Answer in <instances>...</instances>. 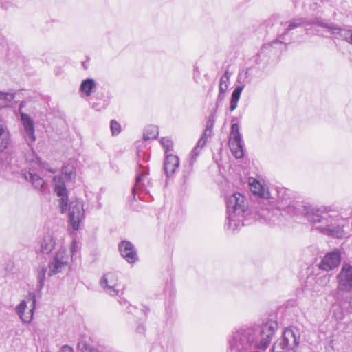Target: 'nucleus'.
Segmentation results:
<instances>
[{"instance_id": "1", "label": "nucleus", "mask_w": 352, "mask_h": 352, "mask_svg": "<svg viewBox=\"0 0 352 352\" xmlns=\"http://www.w3.org/2000/svg\"><path fill=\"white\" fill-rule=\"evenodd\" d=\"M277 329L278 323L273 320L261 326L242 327L234 331L229 338V352L265 349Z\"/></svg>"}, {"instance_id": "2", "label": "nucleus", "mask_w": 352, "mask_h": 352, "mask_svg": "<svg viewBox=\"0 0 352 352\" xmlns=\"http://www.w3.org/2000/svg\"><path fill=\"white\" fill-rule=\"evenodd\" d=\"M292 208L294 210L292 212L293 214L304 215L312 227L320 233L338 239L344 236V220L330 207L294 204L289 208V209Z\"/></svg>"}, {"instance_id": "3", "label": "nucleus", "mask_w": 352, "mask_h": 352, "mask_svg": "<svg viewBox=\"0 0 352 352\" xmlns=\"http://www.w3.org/2000/svg\"><path fill=\"white\" fill-rule=\"evenodd\" d=\"M227 221L225 226L227 229L234 231L250 214L248 209V201L242 194L235 192L226 197Z\"/></svg>"}, {"instance_id": "4", "label": "nucleus", "mask_w": 352, "mask_h": 352, "mask_svg": "<svg viewBox=\"0 0 352 352\" xmlns=\"http://www.w3.org/2000/svg\"><path fill=\"white\" fill-rule=\"evenodd\" d=\"M300 333L295 327L286 328L282 336L272 348V352H296L299 344Z\"/></svg>"}, {"instance_id": "5", "label": "nucleus", "mask_w": 352, "mask_h": 352, "mask_svg": "<svg viewBox=\"0 0 352 352\" xmlns=\"http://www.w3.org/2000/svg\"><path fill=\"white\" fill-rule=\"evenodd\" d=\"M272 197L269 199L275 200L279 204V208H282L290 215H300V214H293L294 209H289L291 206L294 204H302L298 201L292 200L291 197V191L285 188L274 187L271 188Z\"/></svg>"}, {"instance_id": "6", "label": "nucleus", "mask_w": 352, "mask_h": 352, "mask_svg": "<svg viewBox=\"0 0 352 352\" xmlns=\"http://www.w3.org/2000/svg\"><path fill=\"white\" fill-rule=\"evenodd\" d=\"M36 302L35 294L29 292L25 299L16 307V311L23 322L30 323L33 319Z\"/></svg>"}, {"instance_id": "7", "label": "nucleus", "mask_w": 352, "mask_h": 352, "mask_svg": "<svg viewBox=\"0 0 352 352\" xmlns=\"http://www.w3.org/2000/svg\"><path fill=\"white\" fill-rule=\"evenodd\" d=\"M69 265V256L65 248H60L48 263V276H52L61 273Z\"/></svg>"}, {"instance_id": "8", "label": "nucleus", "mask_w": 352, "mask_h": 352, "mask_svg": "<svg viewBox=\"0 0 352 352\" xmlns=\"http://www.w3.org/2000/svg\"><path fill=\"white\" fill-rule=\"evenodd\" d=\"M320 20L319 19H315L313 21L308 20L306 18L303 17H296L290 19L289 21L285 22V23H282L285 26V31L283 32L280 36L279 38L276 39V41H274L272 43H275L276 42H280L281 43H285V36L289 34V32L292 30L300 28V27H304L307 28L310 25H317L318 23L317 21Z\"/></svg>"}, {"instance_id": "9", "label": "nucleus", "mask_w": 352, "mask_h": 352, "mask_svg": "<svg viewBox=\"0 0 352 352\" xmlns=\"http://www.w3.org/2000/svg\"><path fill=\"white\" fill-rule=\"evenodd\" d=\"M229 146L236 158L240 159L243 157V144L237 124H232L231 126Z\"/></svg>"}, {"instance_id": "10", "label": "nucleus", "mask_w": 352, "mask_h": 352, "mask_svg": "<svg viewBox=\"0 0 352 352\" xmlns=\"http://www.w3.org/2000/svg\"><path fill=\"white\" fill-rule=\"evenodd\" d=\"M336 280L339 292H350L352 290V265L344 264L336 276Z\"/></svg>"}, {"instance_id": "11", "label": "nucleus", "mask_w": 352, "mask_h": 352, "mask_svg": "<svg viewBox=\"0 0 352 352\" xmlns=\"http://www.w3.org/2000/svg\"><path fill=\"white\" fill-rule=\"evenodd\" d=\"M84 217L85 211L82 201L78 199L71 201L69 207V218L74 230H78Z\"/></svg>"}, {"instance_id": "12", "label": "nucleus", "mask_w": 352, "mask_h": 352, "mask_svg": "<svg viewBox=\"0 0 352 352\" xmlns=\"http://www.w3.org/2000/svg\"><path fill=\"white\" fill-rule=\"evenodd\" d=\"M318 25L327 29L337 38H341L352 45V30L342 29L333 23L325 20H318Z\"/></svg>"}, {"instance_id": "13", "label": "nucleus", "mask_w": 352, "mask_h": 352, "mask_svg": "<svg viewBox=\"0 0 352 352\" xmlns=\"http://www.w3.org/2000/svg\"><path fill=\"white\" fill-rule=\"evenodd\" d=\"M100 285L109 295L112 296L119 295L118 277L116 274L113 272L106 273L102 277Z\"/></svg>"}, {"instance_id": "14", "label": "nucleus", "mask_w": 352, "mask_h": 352, "mask_svg": "<svg viewBox=\"0 0 352 352\" xmlns=\"http://www.w3.org/2000/svg\"><path fill=\"white\" fill-rule=\"evenodd\" d=\"M340 261L341 254L340 250L336 249L325 254L319 263V268L322 270L329 272L337 268Z\"/></svg>"}, {"instance_id": "15", "label": "nucleus", "mask_w": 352, "mask_h": 352, "mask_svg": "<svg viewBox=\"0 0 352 352\" xmlns=\"http://www.w3.org/2000/svg\"><path fill=\"white\" fill-rule=\"evenodd\" d=\"M54 183V190L58 197H60L59 204L61 212L64 213L67 210V190L65 184L64 179L60 176H54L53 179Z\"/></svg>"}, {"instance_id": "16", "label": "nucleus", "mask_w": 352, "mask_h": 352, "mask_svg": "<svg viewBox=\"0 0 352 352\" xmlns=\"http://www.w3.org/2000/svg\"><path fill=\"white\" fill-rule=\"evenodd\" d=\"M21 120L25 130V138L28 145H31L36 140L34 124L30 116L25 113H21Z\"/></svg>"}, {"instance_id": "17", "label": "nucleus", "mask_w": 352, "mask_h": 352, "mask_svg": "<svg viewBox=\"0 0 352 352\" xmlns=\"http://www.w3.org/2000/svg\"><path fill=\"white\" fill-rule=\"evenodd\" d=\"M347 302V297L343 294L338 295L336 301L332 304L331 314L332 317L338 322L342 321L344 318V306Z\"/></svg>"}, {"instance_id": "18", "label": "nucleus", "mask_w": 352, "mask_h": 352, "mask_svg": "<svg viewBox=\"0 0 352 352\" xmlns=\"http://www.w3.org/2000/svg\"><path fill=\"white\" fill-rule=\"evenodd\" d=\"M23 177L30 182L35 189L38 190L40 192L45 193L47 191V185L44 182L43 179L34 170H30L28 171L25 170L22 173Z\"/></svg>"}, {"instance_id": "19", "label": "nucleus", "mask_w": 352, "mask_h": 352, "mask_svg": "<svg viewBox=\"0 0 352 352\" xmlns=\"http://www.w3.org/2000/svg\"><path fill=\"white\" fill-rule=\"evenodd\" d=\"M122 256L129 263H134L138 258L133 245L127 241H122L119 245Z\"/></svg>"}, {"instance_id": "20", "label": "nucleus", "mask_w": 352, "mask_h": 352, "mask_svg": "<svg viewBox=\"0 0 352 352\" xmlns=\"http://www.w3.org/2000/svg\"><path fill=\"white\" fill-rule=\"evenodd\" d=\"M179 162L177 156L172 154L166 155L164 163V169L167 177H170L179 167Z\"/></svg>"}, {"instance_id": "21", "label": "nucleus", "mask_w": 352, "mask_h": 352, "mask_svg": "<svg viewBox=\"0 0 352 352\" xmlns=\"http://www.w3.org/2000/svg\"><path fill=\"white\" fill-rule=\"evenodd\" d=\"M250 187L254 194L258 195L261 198L269 199V198L272 197L271 189L270 190L265 188L259 182L255 179L250 183Z\"/></svg>"}, {"instance_id": "22", "label": "nucleus", "mask_w": 352, "mask_h": 352, "mask_svg": "<svg viewBox=\"0 0 352 352\" xmlns=\"http://www.w3.org/2000/svg\"><path fill=\"white\" fill-rule=\"evenodd\" d=\"M96 89V83L93 78H87L81 82L80 91L86 96H90Z\"/></svg>"}, {"instance_id": "23", "label": "nucleus", "mask_w": 352, "mask_h": 352, "mask_svg": "<svg viewBox=\"0 0 352 352\" xmlns=\"http://www.w3.org/2000/svg\"><path fill=\"white\" fill-rule=\"evenodd\" d=\"M54 246V239L50 235L45 236L41 244V252L44 254H48L52 251Z\"/></svg>"}, {"instance_id": "24", "label": "nucleus", "mask_w": 352, "mask_h": 352, "mask_svg": "<svg viewBox=\"0 0 352 352\" xmlns=\"http://www.w3.org/2000/svg\"><path fill=\"white\" fill-rule=\"evenodd\" d=\"M10 134L3 124H0V152L3 151L10 143Z\"/></svg>"}, {"instance_id": "25", "label": "nucleus", "mask_w": 352, "mask_h": 352, "mask_svg": "<svg viewBox=\"0 0 352 352\" xmlns=\"http://www.w3.org/2000/svg\"><path fill=\"white\" fill-rule=\"evenodd\" d=\"M36 272L37 283L36 287L38 291H41L44 286L47 268L44 265H41L38 267Z\"/></svg>"}, {"instance_id": "26", "label": "nucleus", "mask_w": 352, "mask_h": 352, "mask_svg": "<svg viewBox=\"0 0 352 352\" xmlns=\"http://www.w3.org/2000/svg\"><path fill=\"white\" fill-rule=\"evenodd\" d=\"M243 89V86H237L234 89L230 99V109L231 111H234L237 107V103L240 99Z\"/></svg>"}, {"instance_id": "27", "label": "nucleus", "mask_w": 352, "mask_h": 352, "mask_svg": "<svg viewBox=\"0 0 352 352\" xmlns=\"http://www.w3.org/2000/svg\"><path fill=\"white\" fill-rule=\"evenodd\" d=\"M14 98V94L0 91V109L8 107Z\"/></svg>"}, {"instance_id": "28", "label": "nucleus", "mask_w": 352, "mask_h": 352, "mask_svg": "<svg viewBox=\"0 0 352 352\" xmlns=\"http://www.w3.org/2000/svg\"><path fill=\"white\" fill-rule=\"evenodd\" d=\"M158 128L156 126H148L146 128L143 138L144 140H154L158 135Z\"/></svg>"}, {"instance_id": "29", "label": "nucleus", "mask_w": 352, "mask_h": 352, "mask_svg": "<svg viewBox=\"0 0 352 352\" xmlns=\"http://www.w3.org/2000/svg\"><path fill=\"white\" fill-rule=\"evenodd\" d=\"M230 76V75L228 71H226L221 76L219 82V89L221 91H226L228 89Z\"/></svg>"}, {"instance_id": "30", "label": "nucleus", "mask_w": 352, "mask_h": 352, "mask_svg": "<svg viewBox=\"0 0 352 352\" xmlns=\"http://www.w3.org/2000/svg\"><path fill=\"white\" fill-rule=\"evenodd\" d=\"M80 249V243L77 240L74 239L70 245V253H71V258L72 259L76 258V256H78V254L79 253Z\"/></svg>"}, {"instance_id": "31", "label": "nucleus", "mask_w": 352, "mask_h": 352, "mask_svg": "<svg viewBox=\"0 0 352 352\" xmlns=\"http://www.w3.org/2000/svg\"><path fill=\"white\" fill-rule=\"evenodd\" d=\"M212 133V131L208 129H205L202 136L201 138L198 140V146H205L208 139L211 137Z\"/></svg>"}, {"instance_id": "32", "label": "nucleus", "mask_w": 352, "mask_h": 352, "mask_svg": "<svg viewBox=\"0 0 352 352\" xmlns=\"http://www.w3.org/2000/svg\"><path fill=\"white\" fill-rule=\"evenodd\" d=\"M147 173L143 172L141 175H138L136 178V182L134 188H133V192H135L137 190H142V182L144 179V177L146 176Z\"/></svg>"}, {"instance_id": "33", "label": "nucleus", "mask_w": 352, "mask_h": 352, "mask_svg": "<svg viewBox=\"0 0 352 352\" xmlns=\"http://www.w3.org/2000/svg\"><path fill=\"white\" fill-rule=\"evenodd\" d=\"M110 127L113 135H118L120 133L121 126L116 120H111Z\"/></svg>"}, {"instance_id": "34", "label": "nucleus", "mask_w": 352, "mask_h": 352, "mask_svg": "<svg viewBox=\"0 0 352 352\" xmlns=\"http://www.w3.org/2000/svg\"><path fill=\"white\" fill-rule=\"evenodd\" d=\"M160 142L162 146L166 149V153L173 149V143L168 138H162Z\"/></svg>"}, {"instance_id": "35", "label": "nucleus", "mask_w": 352, "mask_h": 352, "mask_svg": "<svg viewBox=\"0 0 352 352\" xmlns=\"http://www.w3.org/2000/svg\"><path fill=\"white\" fill-rule=\"evenodd\" d=\"M78 348L81 351L92 352L90 345L83 340H81L78 343Z\"/></svg>"}, {"instance_id": "36", "label": "nucleus", "mask_w": 352, "mask_h": 352, "mask_svg": "<svg viewBox=\"0 0 352 352\" xmlns=\"http://www.w3.org/2000/svg\"><path fill=\"white\" fill-rule=\"evenodd\" d=\"M204 146H198V142L197 143V145L196 146L192 149V152H191V156H192V160L193 161L196 160V158L199 155V153H200V151L201 149L204 147Z\"/></svg>"}, {"instance_id": "37", "label": "nucleus", "mask_w": 352, "mask_h": 352, "mask_svg": "<svg viewBox=\"0 0 352 352\" xmlns=\"http://www.w3.org/2000/svg\"><path fill=\"white\" fill-rule=\"evenodd\" d=\"M214 122H215L214 115H211L207 120L206 128L212 131Z\"/></svg>"}, {"instance_id": "38", "label": "nucleus", "mask_w": 352, "mask_h": 352, "mask_svg": "<svg viewBox=\"0 0 352 352\" xmlns=\"http://www.w3.org/2000/svg\"><path fill=\"white\" fill-rule=\"evenodd\" d=\"M270 212L269 210H261L258 212V215L261 218H263L265 221L270 220Z\"/></svg>"}, {"instance_id": "39", "label": "nucleus", "mask_w": 352, "mask_h": 352, "mask_svg": "<svg viewBox=\"0 0 352 352\" xmlns=\"http://www.w3.org/2000/svg\"><path fill=\"white\" fill-rule=\"evenodd\" d=\"M226 92V91H221L219 89V92L218 97H217V104H218L219 103L221 102L223 100V99L225 98Z\"/></svg>"}, {"instance_id": "40", "label": "nucleus", "mask_w": 352, "mask_h": 352, "mask_svg": "<svg viewBox=\"0 0 352 352\" xmlns=\"http://www.w3.org/2000/svg\"><path fill=\"white\" fill-rule=\"evenodd\" d=\"M59 352H74V350L72 347L68 345H64L62 346Z\"/></svg>"}, {"instance_id": "41", "label": "nucleus", "mask_w": 352, "mask_h": 352, "mask_svg": "<svg viewBox=\"0 0 352 352\" xmlns=\"http://www.w3.org/2000/svg\"><path fill=\"white\" fill-rule=\"evenodd\" d=\"M250 69H248L245 72V78L243 82H250L251 79L249 78V71Z\"/></svg>"}, {"instance_id": "42", "label": "nucleus", "mask_w": 352, "mask_h": 352, "mask_svg": "<svg viewBox=\"0 0 352 352\" xmlns=\"http://www.w3.org/2000/svg\"><path fill=\"white\" fill-rule=\"evenodd\" d=\"M136 331L139 333H143L145 331V327L143 324H139L136 329Z\"/></svg>"}, {"instance_id": "43", "label": "nucleus", "mask_w": 352, "mask_h": 352, "mask_svg": "<svg viewBox=\"0 0 352 352\" xmlns=\"http://www.w3.org/2000/svg\"><path fill=\"white\" fill-rule=\"evenodd\" d=\"M329 278H330V276H324L323 277H321L320 278V280L321 281H324V285H327L329 282Z\"/></svg>"}, {"instance_id": "44", "label": "nucleus", "mask_w": 352, "mask_h": 352, "mask_svg": "<svg viewBox=\"0 0 352 352\" xmlns=\"http://www.w3.org/2000/svg\"><path fill=\"white\" fill-rule=\"evenodd\" d=\"M346 303H348V305H349V308L351 309L352 311V294L349 298V301L347 300Z\"/></svg>"}, {"instance_id": "45", "label": "nucleus", "mask_w": 352, "mask_h": 352, "mask_svg": "<svg viewBox=\"0 0 352 352\" xmlns=\"http://www.w3.org/2000/svg\"><path fill=\"white\" fill-rule=\"evenodd\" d=\"M92 107H93V109H94L96 111H100L101 109V108H100L98 107V104L96 103L93 104Z\"/></svg>"}, {"instance_id": "46", "label": "nucleus", "mask_w": 352, "mask_h": 352, "mask_svg": "<svg viewBox=\"0 0 352 352\" xmlns=\"http://www.w3.org/2000/svg\"><path fill=\"white\" fill-rule=\"evenodd\" d=\"M261 54H262V52H259V53H258V54H257V57H256V59H255V62H256V63H259V62H258V57H260V56H261Z\"/></svg>"}, {"instance_id": "47", "label": "nucleus", "mask_w": 352, "mask_h": 352, "mask_svg": "<svg viewBox=\"0 0 352 352\" xmlns=\"http://www.w3.org/2000/svg\"><path fill=\"white\" fill-rule=\"evenodd\" d=\"M65 174H66V175H67V173H65ZM72 172H70V173L68 174V178L71 179V177H72Z\"/></svg>"}, {"instance_id": "48", "label": "nucleus", "mask_w": 352, "mask_h": 352, "mask_svg": "<svg viewBox=\"0 0 352 352\" xmlns=\"http://www.w3.org/2000/svg\"><path fill=\"white\" fill-rule=\"evenodd\" d=\"M0 5H1V8H4V6H3L2 3H0Z\"/></svg>"}]
</instances>
